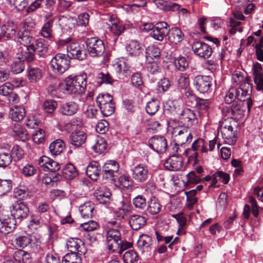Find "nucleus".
I'll list each match as a JSON object with an SVG mask.
<instances>
[{
    "mask_svg": "<svg viewBox=\"0 0 263 263\" xmlns=\"http://www.w3.org/2000/svg\"><path fill=\"white\" fill-rule=\"evenodd\" d=\"M86 87L85 75H70L59 84V90L65 95L82 94Z\"/></svg>",
    "mask_w": 263,
    "mask_h": 263,
    "instance_id": "f257e3e1",
    "label": "nucleus"
},
{
    "mask_svg": "<svg viewBox=\"0 0 263 263\" xmlns=\"http://www.w3.org/2000/svg\"><path fill=\"white\" fill-rule=\"evenodd\" d=\"M98 106L104 116L111 115L115 110V103L113 97L109 93L100 94L96 99Z\"/></svg>",
    "mask_w": 263,
    "mask_h": 263,
    "instance_id": "f03ea898",
    "label": "nucleus"
},
{
    "mask_svg": "<svg viewBox=\"0 0 263 263\" xmlns=\"http://www.w3.org/2000/svg\"><path fill=\"white\" fill-rule=\"evenodd\" d=\"M70 61L68 57L62 53H57L50 61V66L53 72L62 74L68 69Z\"/></svg>",
    "mask_w": 263,
    "mask_h": 263,
    "instance_id": "7ed1b4c3",
    "label": "nucleus"
},
{
    "mask_svg": "<svg viewBox=\"0 0 263 263\" xmlns=\"http://www.w3.org/2000/svg\"><path fill=\"white\" fill-rule=\"evenodd\" d=\"M88 53L91 57L101 56L104 52L105 46L102 40L97 37L88 38L86 41Z\"/></svg>",
    "mask_w": 263,
    "mask_h": 263,
    "instance_id": "20e7f679",
    "label": "nucleus"
},
{
    "mask_svg": "<svg viewBox=\"0 0 263 263\" xmlns=\"http://www.w3.org/2000/svg\"><path fill=\"white\" fill-rule=\"evenodd\" d=\"M9 210L12 218L18 222L26 218L29 212L27 205L21 201H16L12 203L10 206Z\"/></svg>",
    "mask_w": 263,
    "mask_h": 263,
    "instance_id": "39448f33",
    "label": "nucleus"
},
{
    "mask_svg": "<svg viewBox=\"0 0 263 263\" xmlns=\"http://www.w3.org/2000/svg\"><path fill=\"white\" fill-rule=\"evenodd\" d=\"M195 89L200 93H208L211 91L212 79L210 76L198 75L193 79Z\"/></svg>",
    "mask_w": 263,
    "mask_h": 263,
    "instance_id": "423d86ee",
    "label": "nucleus"
},
{
    "mask_svg": "<svg viewBox=\"0 0 263 263\" xmlns=\"http://www.w3.org/2000/svg\"><path fill=\"white\" fill-rule=\"evenodd\" d=\"M219 131L221 132L222 138L227 144L233 145L235 143L237 140V133L231 123L227 121L222 122Z\"/></svg>",
    "mask_w": 263,
    "mask_h": 263,
    "instance_id": "0eeeda50",
    "label": "nucleus"
},
{
    "mask_svg": "<svg viewBox=\"0 0 263 263\" xmlns=\"http://www.w3.org/2000/svg\"><path fill=\"white\" fill-rule=\"evenodd\" d=\"M133 178L138 183L145 182L149 178V170L148 166L144 163L136 165L131 170Z\"/></svg>",
    "mask_w": 263,
    "mask_h": 263,
    "instance_id": "6e6552de",
    "label": "nucleus"
},
{
    "mask_svg": "<svg viewBox=\"0 0 263 263\" xmlns=\"http://www.w3.org/2000/svg\"><path fill=\"white\" fill-rule=\"evenodd\" d=\"M121 243V233L118 230L110 229L106 232V244L109 250L116 252Z\"/></svg>",
    "mask_w": 263,
    "mask_h": 263,
    "instance_id": "1a4fd4ad",
    "label": "nucleus"
},
{
    "mask_svg": "<svg viewBox=\"0 0 263 263\" xmlns=\"http://www.w3.org/2000/svg\"><path fill=\"white\" fill-rule=\"evenodd\" d=\"M192 49L195 55L204 59H209L213 53L211 46L201 41L194 42L192 45Z\"/></svg>",
    "mask_w": 263,
    "mask_h": 263,
    "instance_id": "9d476101",
    "label": "nucleus"
},
{
    "mask_svg": "<svg viewBox=\"0 0 263 263\" xmlns=\"http://www.w3.org/2000/svg\"><path fill=\"white\" fill-rule=\"evenodd\" d=\"M148 146L157 153H163L167 149L166 139L163 136L155 135L148 140Z\"/></svg>",
    "mask_w": 263,
    "mask_h": 263,
    "instance_id": "9b49d317",
    "label": "nucleus"
},
{
    "mask_svg": "<svg viewBox=\"0 0 263 263\" xmlns=\"http://www.w3.org/2000/svg\"><path fill=\"white\" fill-rule=\"evenodd\" d=\"M174 133H177L174 136V141L178 144L183 145L189 144L192 141L193 136L192 132L189 127L183 126L176 128L175 129Z\"/></svg>",
    "mask_w": 263,
    "mask_h": 263,
    "instance_id": "f8f14e48",
    "label": "nucleus"
},
{
    "mask_svg": "<svg viewBox=\"0 0 263 263\" xmlns=\"http://www.w3.org/2000/svg\"><path fill=\"white\" fill-rule=\"evenodd\" d=\"M119 169V164L114 160H108L102 167L101 176L105 180H112L115 181L114 178L115 174L117 173Z\"/></svg>",
    "mask_w": 263,
    "mask_h": 263,
    "instance_id": "ddd939ff",
    "label": "nucleus"
},
{
    "mask_svg": "<svg viewBox=\"0 0 263 263\" xmlns=\"http://www.w3.org/2000/svg\"><path fill=\"white\" fill-rule=\"evenodd\" d=\"M183 158L181 155H173L165 160L164 167L169 171H179L183 167Z\"/></svg>",
    "mask_w": 263,
    "mask_h": 263,
    "instance_id": "4468645a",
    "label": "nucleus"
},
{
    "mask_svg": "<svg viewBox=\"0 0 263 263\" xmlns=\"http://www.w3.org/2000/svg\"><path fill=\"white\" fill-rule=\"evenodd\" d=\"M66 54L69 59H77L80 61L86 58V54L84 47L81 46L79 43H72L67 46Z\"/></svg>",
    "mask_w": 263,
    "mask_h": 263,
    "instance_id": "2eb2a0df",
    "label": "nucleus"
},
{
    "mask_svg": "<svg viewBox=\"0 0 263 263\" xmlns=\"http://www.w3.org/2000/svg\"><path fill=\"white\" fill-rule=\"evenodd\" d=\"M169 31V25L165 22H159L154 26L150 35L156 40L162 41L168 35Z\"/></svg>",
    "mask_w": 263,
    "mask_h": 263,
    "instance_id": "dca6fc26",
    "label": "nucleus"
},
{
    "mask_svg": "<svg viewBox=\"0 0 263 263\" xmlns=\"http://www.w3.org/2000/svg\"><path fill=\"white\" fill-rule=\"evenodd\" d=\"M66 247L70 252L79 255H84L87 250L83 241L79 238H70L66 242Z\"/></svg>",
    "mask_w": 263,
    "mask_h": 263,
    "instance_id": "f3484780",
    "label": "nucleus"
},
{
    "mask_svg": "<svg viewBox=\"0 0 263 263\" xmlns=\"http://www.w3.org/2000/svg\"><path fill=\"white\" fill-rule=\"evenodd\" d=\"M29 47L39 58H45L48 54V47L46 42L43 39H35Z\"/></svg>",
    "mask_w": 263,
    "mask_h": 263,
    "instance_id": "a211bd4d",
    "label": "nucleus"
},
{
    "mask_svg": "<svg viewBox=\"0 0 263 263\" xmlns=\"http://www.w3.org/2000/svg\"><path fill=\"white\" fill-rule=\"evenodd\" d=\"M128 54L138 59L144 57V47L137 40H132L126 47Z\"/></svg>",
    "mask_w": 263,
    "mask_h": 263,
    "instance_id": "6ab92c4d",
    "label": "nucleus"
},
{
    "mask_svg": "<svg viewBox=\"0 0 263 263\" xmlns=\"http://www.w3.org/2000/svg\"><path fill=\"white\" fill-rule=\"evenodd\" d=\"M251 71L254 83L258 90H263V70L262 65L258 62L253 63Z\"/></svg>",
    "mask_w": 263,
    "mask_h": 263,
    "instance_id": "aec40b11",
    "label": "nucleus"
},
{
    "mask_svg": "<svg viewBox=\"0 0 263 263\" xmlns=\"http://www.w3.org/2000/svg\"><path fill=\"white\" fill-rule=\"evenodd\" d=\"M177 118L184 126L189 127L197 120L195 112L188 108H184Z\"/></svg>",
    "mask_w": 263,
    "mask_h": 263,
    "instance_id": "412c9836",
    "label": "nucleus"
},
{
    "mask_svg": "<svg viewBox=\"0 0 263 263\" xmlns=\"http://www.w3.org/2000/svg\"><path fill=\"white\" fill-rule=\"evenodd\" d=\"M87 138V134L82 130H77L72 132L69 137L70 144L75 148L82 147L85 143Z\"/></svg>",
    "mask_w": 263,
    "mask_h": 263,
    "instance_id": "4be33fe9",
    "label": "nucleus"
},
{
    "mask_svg": "<svg viewBox=\"0 0 263 263\" xmlns=\"http://www.w3.org/2000/svg\"><path fill=\"white\" fill-rule=\"evenodd\" d=\"M79 109L80 106L78 103L70 101L61 104L59 111L63 115L71 116L76 114Z\"/></svg>",
    "mask_w": 263,
    "mask_h": 263,
    "instance_id": "5701e85b",
    "label": "nucleus"
},
{
    "mask_svg": "<svg viewBox=\"0 0 263 263\" xmlns=\"http://www.w3.org/2000/svg\"><path fill=\"white\" fill-rule=\"evenodd\" d=\"M237 89V99L239 102H245L251 98L252 93V85L246 82L241 84Z\"/></svg>",
    "mask_w": 263,
    "mask_h": 263,
    "instance_id": "b1692460",
    "label": "nucleus"
},
{
    "mask_svg": "<svg viewBox=\"0 0 263 263\" xmlns=\"http://www.w3.org/2000/svg\"><path fill=\"white\" fill-rule=\"evenodd\" d=\"M110 32L115 36H120L125 30V25L121 24L115 15L109 17L108 24Z\"/></svg>",
    "mask_w": 263,
    "mask_h": 263,
    "instance_id": "393cba45",
    "label": "nucleus"
},
{
    "mask_svg": "<svg viewBox=\"0 0 263 263\" xmlns=\"http://www.w3.org/2000/svg\"><path fill=\"white\" fill-rule=\"evenodd\" d=\"M96 200L101 204H108L110 203L111 194L108 189L106 187H100L94 193Z\"/></svg>",
    "mask_w": 263,
    "mask_h": 263,
    "instance_id": "a878e982",
    "label": "nucleus"
},
{
    "mask_svg": "<svg viewBox=\"0 0 263 263\" xmlns=\"http://www.w3.org/2000/svg\"><path fill=\"white\" fill-rule=\"evenodd\" d=\"M39 164L44 169L46 168L52 173H56L55 172L60 168V166L58 162L45 156H43L40 158Z\"/></svg>",
    "mask_w": 263,
    "mask_h": 263,
    "instance_id": "bb28decb",
    "label": "nucleus"
},
{
    "mask_svg": "<svg viewBox=\"0 0 263 263\" xmlns=\"http://www.w3.org/2000/svg\"><path fill=\"white\" fill-rule=\"evenodd\" d=\"M102 167L97 161H93L88 165L86 173L87 175L92 180L96 181L101 175Z\"/></svg>",
    "mask_w": 263,
    "mask_h": 263,
    "instance_id": "cd10ccee",
    "label": "nucleus"
},
{
    "mask_svg": "<svg viewBox=\"0 0 263 263\" xmlns=\"http://www.w3.org/2000/svg\"><path fill=\"white\" fill-rule=\"evenodd\" d=\"M158 8L164 11H177L180 9V5L169 1L153 0Z\"/></svg>",
    "mask_w": 263,
    "mask_h": 263,
    "instance_id": "c85d7f7f",
    "label": "nucleus"
},
{
    "mask_svg": "<svg viewBox=\"0 0 263 263\" xmlns=\"http://www.w3.org/2000/svg\"><path fill=\"white\" fill-rule=\"evenodd\" d=\"M15 40L25 47L31 45L34 41L31 33L27 30L19 31Z\"/></svg>",
    "mask_w": 263,
    "mask_h": 263,
    "instance_id": "c756f323",
    "label": "nucleus"
},
{
    "mask_svg": "<svg viewBox=\"0 0 263 263\" xmlns=\"http://www.w3.org/2000/svg\"><path fill=\"white\" fill-rule=\"evenodd\" d=\"M16 221L13 218L7 217L0 219V232L6 234L12 232L15 228Z\"/></svg>",
    "mask_w": 263,
    "mask_h": 263,
    "instance_id": "7c9ffc66",
    "label": "nucleus"
},
{
    "mask_svg": "<svg viewBox=\"0 0 263 263\" xmlns=\"http://www.w3.org/2000/svg\"><path fill=\"white\" fill-rule=\"evenodd\" d=\"M162 207L159 200L155 196H152L147 201L146 209L149 214L155 215L161 211Z\"/></svg>",
    "mask_w": 263,
    "mask_h": 263,
    "instance_id": "2f4dec72",
    "label": "nucleus"
},
{
    "mask_svg": "<svg viewBox=\"0 0 263 263\" xmlns=\"http://www.w3.org/2000/svg\"><path fill=\"white\" fill-rule=\"evenodd\" d=\"M168 41L173 44L177 45L181 42L184 39V34L180 29L178 27H173L170 29L168 33Z\"/></svg>",
    "mask_w": 263,
    "mask_h": 263,
    "instance_id": "473e14b6",
    "label": "nucleus"
},
{
    "mask_svg": "<svg viewBox=\"0 0 263 263\" xmlns=\"http://www.w3.org/2000/svg\"><path fill=\"white\" fill-rule=\"evenodd\" d=\"M114 68L116 72L119 74V77H127L129 76L132 71L130 67L126 64L124 61L120 60L116 62L114 64Z\"/></svg>",
    "mask_w": 263,
    "mask_h": 263,
    "instance_id": "72a5a7b5",
    "label": "nucleus"
},
{
    "mask_svg": "<svg viewBox=\"0 0 263 263\" xmlns=\"http://www.w3.org/2000/svg\"><path fill=\"white\" fill-rule=\"evenodd\" d=\"M16 57L22 60V62L27 61L30 62L34 59V53L33 51L30 49L29 46L25 47V48L20 47L18 49L16 53Z\"/></svg>",
    "mask_w": 263,
    "mask_h": 263,
    "instance_id": "f704fd0d",
    "label": "nucleus"
},
{
    "mask_svg": "<svg viewBox=\"0 0 263 263\" xmlns=\"http://www.w3.org/2000/svg\"><path fill=\"white\" fill-rule=\"evenodd\" d=\"M27 77L30 82L36 83L42 77V70L36 67L29 66L27 69Z\"/></svg>",
    "mask_w": 263,
    "mask_h": 263,
    "instance_id": "c9c22d12",
    "label": "nucleus"
},
{
    "mask_svg": "<svg viewBox=\"0 0 263 263\" xmlns=\"http://www.w3.org/2000/svg\"><path fill=\"white\" fill-rule=\"evenodd\" d=\"M146 222V219L144 216L139 215L132 216L129 220V223L132 229L138 230L142 228Z\"/></svg>",
    "mask_w": 263,
    "mask_h": 263,
    "instance_id": "e433bc0d",
    "label": "nucleus"
},
{
    "mask_svg": "<svg viewBox=\"0 0 263 263\" xmlns=\"http://www.w3.org/2000/svg\"><path fill=\"white\" fill-rule=\"evenodd\" d=\"M14 136L15 138L23 142H25L28 139L27 130L20 123H16L12 128Z\"/></svg>",
    "mask_w": 263,
    "mask_h": 263,
    "instance_id": "4c0bfd02",
    "label": "nucleus"
},
{
    "mask_svg": "<svg viewBox=\"0 0 263 263\" xmlns=\"http://www.w3.org/2000/svg\"><path fill=\"white\" fill-rule=\"evenodd\" d=\"M53 22L54 19H51L44 23L40 31V34L42 37L49 40L53 38Z\"/></svg>",
    "mask_w": 263,
    "mask_h": 263,
    "instance_id": "58836bf2",
    "label": "nucleus"
},
{
    "mask_svg": "<svg viewBox=\"0 0 263 263\" xmlns=\"http://www.w3.org/2000/svg\"><path fill=\"white\" fill-rule=\"evenodd\" d=\"M25 114V108L21 106H15L11 108L9 111V116L11 119L17 123L24 118Z\"/></svg>",
    "mask_w": 263,
    "mask_h": 263,
    "instance_id": "ea45409f",
    "label": "nucleus"
},
{
    "mask_svg": "<svg viewBox=\"0 0 263 263\" xmlns=\"http://www.w3.org/2000/svg\"><path fill=\"white\" fill-rule=\"evenodd\" d=\"M94 209V204L91 201H88L79 207V211L82 217L87 219L92 217Z\"/></svg>",
    "mask_w": 263,
    "mask_h": 263,
    "instance_id": "a19ab883",
    "label": "nucleus"
},
{
    "mask_svg": "<svg viewBox=\"0 0 263 263\" xmlns=\"http://www.w3.org/2000/svg\"><path fill=\"white\" fill-rule=\"evenodd\" d=\"M153 242V238L151 236L146 234H142L139 237L137 245L140 250L147 249L148 251V249L152 245Z\"/></svg>",
    "mask_w": 263,
    "mask_h": 263,
    "instance_id": "79ce46f5",
    "label": "nucleus"
},
{
    "mask_svg": "<svg viewBox=\"0 0 263 263\" xmlns=\"http://www.w3.org/2000/svg\"><path fill=\"white\" fill-rule=\"evenodd\" d=\"M13 258L17 263H30L31 262L30 254L21 249L14 252Z\"/></svg>",
    "mask_w": 263,
    "mask_h": 263,
    "instance_id": "37998d69",
    "label": "nucleus"
},
{
    "mask_svg": "<svg viewBox=\"0 0 263 263\" xmlns=\"http://www.w3.org/2000/svg\"><path fill=\"white\" fill-rule=\"evenodd\" d=\"M78 175L76 167L71 163L67 164L62 170V175L67 180H72Z\"/></svg>",
    "mask_w": 263,
    "mask_h": 263,
    "instance_id": "c03bdc74",
    "label": "nucleus"
},
{
    "mask_svg": "<svg viewBox=\"0 0 263 263\" xmlns=\"http://www.w3.org/2000/svg\"><path fill=\"white\" fill-rule=\"evenodd\" d=\"M121 206L115 212V215L120 219H125L130 211V204L128 202L123 201Z\"/></svg>",
    "mask_w": 263,
    "mask_h": 263,
    "instance_id": "a18cd8bd",
    "label": "nucleus"
},
{
    "mask_svg": "<svg viewBox=\"0 0 263 263\" xmlns=\"http://www.w3.org/2000/svg\"><path fill=\"white\" fill-rule=\"evenodd\" d=\"M49 148L51 154L57 156L63 151L65 144L62 140L57 139L50 144Z\"/></svg>",
    "mask_w": 263,
    "mask_h": 263,
    "instance_id": "49530a36",
    "label": "nucleus"
},
{
    "mask_svg": "<svg viewBox=\"0 0 263 263\" xmlns=\"http://www.w3.org/2000/svg\"><path fill=\"white\" fill-rule=\"evenodd\" d=\"M144 57L148 60L150 58L153 60H158L160 57V49L155 46H151L148 47L144 51Z\"/></svg>",
    "mask_w": 263,
    "mask_h": 263,
    "instance_id": "de8ad7c7",
    "label": "nucleus"
},
{
    "mask_svg": "<svg viewBox=\"0 0 263 263\" xmlns=\"http://www.w3.org/2000/svg\"><path fill=\"white\" fill-rule=\"evenodd\" d=\"M1 32L4 37L8 39L16 38V31L12 24H5L1 27Z\"/></svg>",
    "mask_w": 263,
    "mask_h": 263,
    "instance_id": "09e8293b",
    "label": "nucleus"
},
{
    "mask_svg": "<svg viewBox=\"0 0 263 263\" xmlns=\"http://www.w3.org/2000/svg\"><path fill=\"white\" fill-rule=\"evenodd\" d=\"M232 81L233 83L239 86L245 83L248 82L251 83V80L250 78L246 76L245 77L242 72L239 71L235 70L232 75Z\"/></svg>",
    "mask_w": 263,
    "mask_h": 263,
    "instance_id": "8fccbe9b",
    "label": "nucleus"
},
{
    "mask_svg": "<svg viewBox=\"0 0 263 263\" xmlns=\"http://www.w3.org/2000/svg\"><path fill=\"white\" fill-rule=\"evenodd\" d=\"M159 107V101L156 99H152L151 101L147 103L145 110L147 114L153 116L158 111Z\"/></svg>",
    "mask_w": 263,
    "mask_h": 263,
    "instance_id": "3c124183",
    "label": "nucleus"
},
{
    "mask_svg": "<svg viewBox=\"0 0 263 263\" xmlns=\"http://www.w3.org/2000/svg\"><path fill=\"white\" fill-rule=\"evenodd\" d=\"M62 178L59 173H51L45 176L43 178V182L48 186H53L54 184L59 181Z\"/></svg>",
    "mask_w": 263,
    "mask_h": 263,
    "instance_id": "603ef678",
    "label": "nucleus"
},
{
    "mask_svg": "<svg viewBox=\"0 0 263 263\" xmlns=\"http://www.w3.org/2000/svg\"><path fill=\"white\" fill-rule=\"evenodd\" d=\"M123 258L125 263H137L139 256L135 250H129L124 253Z\"/></svg>",
    "mask_w": 263,
    "mask_h": 263,
    "instance_id": "864d4df0",
    "label": "nucleus"
},
{
    "mask_svg": "<svg viewBox=\"0 0 263 263\" xmlns=\"http://www.w3.org/2000/svg\"><path fill=\"white\" fill-rule=\"evenodd\" d=\"M107 142L105 139L102 137H98L96 139V143L92 146L94 151L98 154L103 153L106 149Z\"/></svg>",
    "mask_w": 263,
    "mask_h": 263,
    "instance_id": "5fc2aeb1",
    "label": "nucleus"
},
{
    "mask_svg": "<svg viewBox=\"0 0 263 263\" xmlns=\"http://www.w3.org/2000/svg\"><path fill=\"white\" fill-rule=\"evenodd\" d=\"M118 183L120 187L128 189L133 186V181L129 175L123 174L118 178Z\"/></svg>",
    "mask_w": 263,
    "mask_h": 263,
    "instance_id": "6e6d98bb",
    "label": "nucleus"
},
{
    "mask_svg": "<svg viewBox=\"0 0 263 263\" xmlns=\"http://www.w3.org/2000/svg\"><path fill=\"white\" fill-rule=\"evenodd\" d=\"M24 68L25 65L24 62L16 57L10 66L11 72L14 74H18L23 72Z\"/></svg>",
    "mask_w": 263,
    "mask_h": 263,
    "instance_id": "4d7b16f0",
    "label": "nucleus"
},
{
    "mask_svg": "<svg viewBox=\"0 0 263 263\" xmlns=\"http://www.w3.org/2000/svg\"><path fill=\"white\" fill-rule=\"evenodd\" d=\"M12 188V181L10 179H0V196L9 192Z\"/></svg>",
    "mask_w": 263,
    "mask_h": 263,
    "instance_id": "13d9d810",
    "label": "nucleus"
},
{
    "mask_svg": "<svg viewBox=\"0 0 263 263\" xmlns=\"http://www.w3.org/2000/svg\"><path fill=\"white\" fill-rule=\"evenodd\" d=\"M176 68L180 71H183L188 67L189 63L185 57L179 56L174 59Z\"/></svg>",
    "mask_w": 263,
    "mask_h": 263,
    "instance_id": "bf43d9fd",
    "label": "nucleus"
},
{
    "mask_svg": "<svg viewBox=\"0 0 263 263\" xmlns=\"http://www.w3.org/2000/svg\"><path fill=\"white\" fill-rule=\"evenodd\" d=\"M81 255L74 253H67L62 260V263H82Z\"/></svg>",
    "mask_w": 263,
    "mask_h": 263,
    "instance_id": "052dcab7",
    "label": "nucleus"
},
{
    "mask_svg": "<svg viewBox=\"0 0 263 263\" xmlns=\"http://www.w3.org/2000/svg\"><path fill=\"white\" fill-rule=\"evenodd\" d=\"M29 235H20L15 237V242L16 245L20 248H24L28 246L31 241Z\"/></svg>",
    "mask_w": 263,
    "mask_h": 263,
    "instance_id": "680f3d73",
    "label": "nucleus"
},
{
    "mask_svg": "<svg viewBox=\"0 0 263 263\" xmlns=\"http://www.w3.org/2000/svg\"><path fill=\"white\" fill-rule=\"evenodd\" d=\"M146 200L142 195H138L133 199V203L136 209L145 210L147 206Z\"/></svg>",
    "mask_w": 263,
    "mask_h": 263,
    "instance_id": "e2e57ef3",
    "label": "nucleus"
},
{
    "mask_svg": "<svg viewBox=\"0 0 263 263\" xmlns=\"http://www.w3.org/2000/svg\"><path fill=\"white\" fill-rule=\"evenodd\" d=\"M98 79L100 81H97V83L101 85L103 83L106 84H112L114 79L108 72H100L98 74Z\"/></svg>",
    "mask_w": 263,
    "mask_h": 263,
    "instance_id": "0e129e2a",
    "label": "nucleus"
},
{
    "mask_svg": "<svg viewBox=\"0 0 263 263\" xmlns=\"http://www.w3.org/2000/svg\"><path fill=\"white\" fill-rule=\"evenodd\" d=\"M11 152L10 154L14 161H19L24 157V151L18 145H14Z\"/></svg>",
    "mask_w": 263,
    "mask_h": 263,
    "instance_id": "69168bd1",
    "label": "nucleus"
},
{
    "mask_svg": "<svg viewBox=\"0 0 263 263\" xmlns=\"http://www.w3.org/2000/svg\"><path fill=\"white\" fill-rule=\"evenodd\" d=\"M12 156L7 152L0 153V167L5 168L12 162Z\"/></svg>",
    "mask_w": 263,
    "mask_h": 263,
    "instance_id": "338daca9",
    "label": "nucleus"
},
{
    "mask_svg": "<svg viewBox=\"0 0 263 263\" xmlns=\"http://www.w3.org/2000/svg\"><path fill=\"white\" fill-rule=\"evenodd\" d=\"M243 105V103L241 102H236L232 105L231 112L233 113L234 118H238L242 114L244 111Z\"/></svg>",
    "mask_w": 263,
    "mask_h": 263,
    "instance_id": "774afa93",
    "label": "nucleus"
}]
</instances>
